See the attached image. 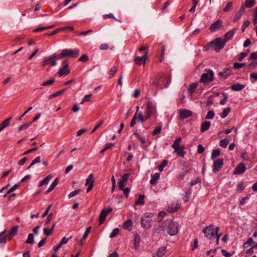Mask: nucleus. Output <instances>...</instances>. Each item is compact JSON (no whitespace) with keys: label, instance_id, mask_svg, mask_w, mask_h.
Wrapping results in <instances>:
<instances>
[{"label":"nucleus","instance_id":"603ef678","mask_svg":"<svg viewBox=\"0 0 257 257\" xmlns=\"http://www.w3.org/2000/svg\"><path fill=\"white\" fill-rule=\"evenodd\" d=\"M89 59L88 57L86 54H83L79 58V61L82 62H86Z\"/></svg>","mask_w":257,"mask_h":257},{"label":"nucleus","instance_id":"4468645a","mask_svg":"<svg viewBox=\"0 0 257 257\" xmlns=\"http://www.w3.org/2000/svg\"><path fill=\"white\" fill-rule=\"evenodd\" d=\"M148 53V50L146 52L145 54L143 56L141 57H136L134 59L135 63L139 65H141L143 64H145L146 61Z\"/></svg>","mask_w":257,"mask_h":257},{"label":"nucleus","instance_id":"9d476101","mask_svg":"<svg viewBox=\"0 0 257 257\" xmlns=\"http://www.w3.org/2000/svg\"><path fill=\"white\" fill-rule=\"evenodd\" d=\"M223 23L222 20L218 19L210 25L209 29L211 32L218 31L223 27Z\"/></svg>","mask_w":257,"mask_h":257},{"label":"nucleus","instance_id":"a878e982","mask_svg":"<svg viewBox=\"0 0 257 257\" xmlns=\"http://www.w3.org/2000/svg\"><path fill=\"white\" fill-rule=\"evenodd\" d=\"M244 85L241 84L239 83H236L231 85V88L234 91H240L244 88Z\"/></svg>","mask_w":257,"mask_h":257},{"label":"nucleus","instance_id":"cd10ccee","mask_svg":"<svg viewBox=\"0 0 257 257\" xmlns=\"http://www.w3.org/2000/svg\"><path fill=\"white\" fill-rule=\"evenodd\" d=\"M141 240L140 236L139 234H136L134 237V247L136 249H138L140 247V242Z\"/></svg>","mask_w":257,"mask_h":257},{"label":"nucleus","instance_id":"5701e85b","mask_svg":"<svg viewBox=\"0 0 257 257\" xmlns=\"http://www.w3.org/2000/svg\"><path fill=\"white\" fill-rule=\"evenodd\" d=\"M94 180L93 174L92 173L89 175L88 177L86 179V182L85 183V186H93Z\"/></svg>","mask_w":257,"mask_h":257},{"label":"nucleus","instance_id":"c03bdc74","mask_svg":"<svg viewBox=\"0 0 257 257\" xmlns=\"http://www.w3.org/2000/svg\"><path fill=\"white\" fill-rule=\"evenodd\" d=\"M55 82V79H51L50 80L44 81L41 84L43 86H47L52 85Z\"/></svg>","mask_w":257,"mask_h":257},{"label":"nucleus","instance_id":"5fc2aeb1","mask_svg":"<svg viewBox=\"0 0 257 257\" xmlns=\"http://www.w3.org/2000/svg\"><path fill=\"white\" fill-rule=\"evenodd\" d=\"M190 194H191L190 190H188L185 193V195L183 198V199L185 202H187L189 201V198H190L189 196H190Z\"/></svg>","mask_w":257,"mask_h":257},{"label":"nucleus","instance_id":"c756f323","mask_svg":"<svg viewBox=\"0 0 257 257\" xmlns=\"http://www.w3.org/2000/svg\"><path fill=\"white\" fill-rule=\"evenodd\" d=\"M145 203V196L143 195H139L138 200L136 201L135 204L136 205L142 206Z\"/></svg>","mask_w":257,"mask_h":257},{"label":"nucleus","instance_id":"f8f14e48","mask_svg":"<svg viewBox=\"0 0 257 257\" xmlns=\"http://www.w3.org/2000/svg\"><path fill=\"white\" fill-rule=\"evenodd\" d=\"M224 164V160L223 159H218L215 160L212 165V171L214 173L218 172L222 167Z\"/></svg>","mask_w":257,"mask_h":257},{"label":"nucleus","instance_id":"4c0bfd02","mask_svg":"<svg viewBox=\"0 0 257 257\" xmlns=\"http://www.w3.org/2000/svg\"><path fill=\"white\" fill-rule=\"evenodd\" d=\"M254 243L253 239L251 237H249L246 241H245L243 244V247L244 248H247L248 246L251 245Z\"/></svg>","mask_w":257,"mask_h":257},{"label":"nucleus","instance_id":"f257e3e1","mask_svg":"<svg viewBox=\"0 0 257 257\" xmlns=\"http://www.w3.org/2000/svg\"><path fill=\"white\" fill-rule=\"evenodd\" d=\"M219 228L213 225H209L206 227L203 230L205 236L209 239L217 237V244L220 247H223L225 243V235L218 234Z\"/></svg>","mask_w":257,"mask_h":257},{"label":"nucleus","instance_id":"393cba45","mask_svg":"<svg viewBox=\"0 0 257 257\" xmlns=\"http://www.w3.org/2000/svg\"><path fill=\"white\" fill-rule=\"evenodd\" d=\"M55 26H56L55 25H52L48 26L47 27H39V28H38L34 30L33 32L34 33H38V32H42V31H43L45 30L52 29V28L55 27Z\"/></svg>","mask_w":257,"mask_h":257},{"label":"nucleus","instance_id":"72a5a7b5","mask_svg":"<svg viewBox=\"0 0 257 257\" xmlns=\"http://www.w3.org/2000/svg\"><path fill=\"white\" fill-rule=\"evenodd\" d=\"M8 240V235L5 231L2 232L0 233V243H5Z\"/></svg>","mask_w":257,"mask_h":257},{"label":"nucleus","instance_id":"3c124183","mask_svg":"<svg viewBox=\"0 0 257 257\" xmlns=\"http://www.w3.org/2000/svg\"><path fill=\"white\" fill-rule=\"evenodd\" d=\"M119 230L118 228H115L112 233L110 234V238H113L115 237L119 233Z\"/></svg>","mask_w":257,"mask_h":257},{"label":"nucleus","instance_id":"de8ad7c7","mask_svg":"<svg viewBox=\"0 0 257 257\" xmlns=\"http://www.w3.org/2000/svg\"><path fill=\"white\" fill-rule=\"evenodd\" d=\"M245 65V64L244 63H240L238 62H235L233 64V68L234 69H240L242 67H243Z\"/></svg>","mask_w":257,"mask_h":257},{"label":"nucleus","instance_id":"20e7f679","mask_svg":"<svg viewBox=\"0 0 257 257\" xmlns=\"http://www.w3.org/2000/svg\"><path fill=\"white\" fill-rule=\"evenodd\" d=\"M166 226L168 233L171 236L175 235L179 231V225L177 222L172 220H166L164 222Z\"/></svg>","mask_w":257,"mask_h":257},{"label":"nucleus","instance_id":"ddd939ff","mask_svg":"<svg viewBox=\"0 0 257 257\" xmlns=\"http://www.w3.org/2000/svg\"><path fill=\"white\" fill-rule=\"evenodd\" d=\"M112 211V208H109L106 209L101 210L99 215V225L102 224L106 219L107 214Z\"/></svg>","mask_w":257,"mask_h":257},{"label":"nucleus","instance_id":"774afa93","mask_svg":"<svg viewBox=\"0 0 257 257\" xmlns=\"http://www.w3.org/2000/svg\"><path fill=\"white\" fill-rule=\"evenodd\" d=\"M250 59L256 60L257 59V52H252L250 55Z\"/></svg>","mask_w":257,"mask_h":257},{"label":"nucleus","instance_id":"37998d69","mask_svg":"<svg viewBox=\"0 0 257 257\" xmlns=\"http://www.w3.org/2000/svg\"><path fill=\"white\" fill-rule=\"evenodd\" d=\"M244 4L247 8H251L255 5V0H245Z\"/></svg>","mask_w":257,"mask_h":257},{"label":"nucleus","instance_id":"c9c22d12","mask_svg":"<svg viewBox=\"0 0 257 257\" xmlns=\"http://www.w3.org/2000/svg\"><path fill=\"white\" fill-rule=\"evenodd\" d=\"M66 91V89L64 88V89H62L55 93H53L51 95H50L49 96V98L50 99H52L53 98H54V97H56L57 96H59L60 95H61V94H62L65 91Z\"/></svg>","mask_w":257,"mask_h":257},{"label":"nucleus","instance_id":"aec40b11","mask_svg":"<svg viewBox=\"0 0 257 257\" xmlns=\"http://www.w3.org/2000/svg\"><path fill=\"white\" fill-rule=\"evenodd\" d=\"M53 177V175L52 174H49L46 177H45L43 180L41 181L39 184V187H41L43 185H47L49 181L52 179Z\"/></svg>","mask_w":257,"mask_h":257},{"label":"nucleus","instance_id":"423d86ee","mask_svg":"<svg viewBox=\"0 0 257 257\" xmlns=\"http://www.w3.org/2000/svg\"><path fill=\"white\" fill-rule=\"evenodd\" d=\"M153 214L150 213H145L142 219V226L144 228H148L152 221Z\"/></svg>","mask_w":257,"mask_h":257},{"label":"nucleus","instance_id":"8fccbe9b","mask_svg":"<svg viewBox=\"0 0 257 257\" xmlns=\"http://www.w3.org/2000/svg\"><path fill=\"white\" fill-rule=\"evenodd\" d=\"M242 16V14H241L240 12H237L236 14L235 15L234 17L233 20V22H236L238 21L241 16Z\"/></svg>","mask_w":257,"mask_h":257},{"label":"nucleus","instance_id":"7ed1b4c3","mask_svg":"<svg viewBox=\"0 0 257 257\" xmlns=\"http://www.w3.org/2000/svg\"><path fill=\"white\" fill-rule=\"evenodd\" d=\"M225 45V40L221 38H217L213 41L208 43L204 47V50L213 49L216 52H219Z\"/></svg>","mask_w":257,"mask_h":257},{"label":"nucleus","instance_id":"a18cd8bd","mask_svg":"<svg viewBox=\"0 0 257 257\" xmlns=\"http://www.w3.org/2000/svg\"><path fill=\"white\" fill-rule=\"evenodd\" d=\"M34 242V235L33 234L30 233L28 235L26 243L28 244H33Z\"/></svg>","mask_w":257,"mask_h":257},{"label":"nucleus","instance_id":"58836bf2","mask_svg":"<svg viewBox=\"0 0 257 257\" xmlns=\"http://www.w3.org/2000/svg\"><path fill=\"white\" fill-rule=\"evenodd\" d=\"M210 122L209 121H206L204 122L201 125V127L200 130L201 132H203L207 130L210 127Z\"/></svg>","mask_w":257,"mask_h":257},{"label":"nucleus","instance_id":"ea45409f","mask_svg":"<svg viewBox=\"0 0 257 257\" xmlns=\"http://www.w3.org/2000/svg\"><path fill=\"white\" fill-rule=\"evenodd\" d=\"M63 54H64V52L62 50L60 54H57V53H55L53 54L52 55V56L54 60V59L59 60V59H61L64 57V55Z\"/></svg>","mask_w":257,"mask_h":257},{"label":"nucleus","instance_id":"bf43d9fd","mask_svg":"<svg viewBox=\"0 0 257 257\" xmlns=\"http://www.w3.org/2000/svg\"><path fill=\"white\" fill-rule=\"evenodd\" d=\"M257 67V62L255 61H251L248 65V68L253 69Z\"/></svg>","mask_w":257,"mask_h":257},{"label":"nucleus","instance_id":"680f3d73","mask_svg":"<svg viewBox=\"0 0 257 257\" xmlns=\"http://www.w3.org/2000/svg\"><path fill=\"white\" fill-rule=\"evenodd\" d=\"M80 192V190L79 189H78V190H76L72 192H71L69 195H68V197L69 198L74 196L75 195H77L79 193V192Z\"/></svg>","mask_w":257,"mask_h":257},{"label":"nucleus","instance_id":"2eb2a0df","mask_svg":"<svg viewBox=\"0 0 257 257\" xmlns=\"http://www.w3.org/2000/svg\"><path fill=\"white\" fill-rule=\"evenodd\" d=\"M246 168L244 163H239L234 170V174H241L245 172Z\"/></svg>","mask_w":257,"mask_h":257},{"label":"nucleus","instance_id":"052dcab7","mask_svg":"<svg viewBox=\"0 0 257 257\" xmlns=\"http://www.w3.org/2000/svg\"><path fill=\"white\" fill-rule=\"evenodd\" d=\"M91 96L92 95L91 94L85 95L81 103L82 104L84 102L89 101Z\"/></svg>","mask_w":257,"mask_h":257},{"label":"nucleus","instance_id":"a211bd4d","mask_svg":"<svg viewBox=\"0 0 257 257\" xmlns=\"http://www.w3.org/2000/svg\"><path fill=\"white\" fill-rule=\"evenodd\" d=\"M18 226L16 225L12 227V228L10 230V232L8 234H7L8 235V240H10L12 239L18 233Z\"/></svg>","mask_w":257,"mask_h":257},{"label":"nucleus","instance_id":"4d7b16f0","mask_svg":"<svg viewBox=\"0 0 257 257\" xmlns=\"http://www.w3.org/2000/svg\"><path fill=\"white\" fill-rule=\"evenodd\" d=\"M246 56V53L241 52L240 54L237 56V59L239 61H241L243 58Z\"/></svg>","mask_w":257,"mask_h":257},{"label":"nucleus","instance_id":"473e14b6","mask_svg":"<svg viewBox=\"0 0 257 257\" xmlns=\"http://www.w3.org/2000/svg\"><path fill=\"white\" fill-rule=\"evenodd\" d=\"M160 177V174L156 173L152 176V178L150 180L151 184L155 185L157 183L158 180Z\"/></svg>","mask_w":257,"mask_h":257},{"label":"nucleus","instance_id":"412c9836","mask_svg":"<svg viewBox=\"0 0 257 257\" xmlns=\"http://www.w3.org/2000/svg\"><path fill=\"white\" fill-rule=\"evenodd\" d=\"M55 226V223H53L51 228H49L48 226L44 228V233L47 236L50 235L54 231Z\"/></svg>","mask_w":257,"mask_h":257},{"label":"nucleus","instance_id":"6e6d98bb","mask_svg":"<svg viewBox=\"0 0 257 257\" xmlns=\"http://www.w3.org/2000/svg\"><path fill=\"white\" fill-rule=\"evenodd\" d=\"M103 18L104 19H107V18L113 19H114L115 21H119L117 19H116L114 18L113 14H111V13L103 15Z\"/></svg>","mask_w":257,"mask_h":257},{"label":"nucleus","instance_id":"69168bd1","mask_svg":"<svg viewBox=\"0 0 257 257\" xmlns=\"http://www.w3.org/2000/svg\"><path fill=\"white\" fill-rule=\"evenodd\" d=\"M191 113H180L179 118L181 119H183L185 118L189 117L191 116Z\"/></svg>","mask_w":257,"mask_h":257},{"label":"nucleus","instance_id":"39448f33","mask_svg":"<svg viewBox=\"0 0 257 257\" xmlns=\"http://www.w3.org/2000/svg\"><path fill=\"white\" fill-rule=\"evenodd\" d=\"M149 117L150 115L148 113H136L132 120L130 125L131 126H133L136 124L137 120L139 122H143Z\"/></svg>","mask_w":257,"mask_h":257},{"label":"nucleus","instance_id":"e2e57ef3","mask_svg":"<svg viewBox=\"0 0 257 257\" xmlns=\"http://www.w3.org/2000/svg\"><path fill=\"white\" fill-rule=\"evenodd\" d=\"M32 122H31L30 123H25L24 124L20 126L19 127V130L20 131L23 130H26L27 129L29 126L30 125V124L31 123H32Z\"/></svg>","mask_w":257,"mask_h":257},{"label":"nucleus","instance_id":"0e129e2a","mask_svg":"<svg viewBox=\"0 0 257 257\" xmlns=\"http://www.w3.org/2000/svg\"><path fill=\"white\" fill-rule=\"evenodd\" d=\"M248 199H249V197L248 196H246V197H243L240 200V201L239 202V204L240 205H244Z\"/></svg>","mask_w":257,"mask_h":257},{"label":"nucleus","instance_id":"338daca9","mask_svg":"<svg viewBox=\"0 0 257 257\" xmlns=\"http://www.w3.org/2000/svg\"><path fill=\"white\" fill-rule=\"evenodd\" d=\"M233 7V3L232 2H229L226 5V12L230 11L232 10Z\"/></svg>","mask_w":257,"mask_h":257},{"label":"nucleus","instance_id":"13d9d810","mask_svg":"<svg viewBox=\"0 0 257 257\" xmlns=\"http://www.w3.org/2000/svg\"><path fill=\"white\" fill-rule=\"evenodd\" d=\"M39 162H40V157H37L32 162L30 166L28 167V169H30L32 166Z\"/></svg>","mask_w":257,"mask_h":257},{"label":"nucleus","instance_id":"09e8293b","mask_svg":"<svg viewBox=\"0 0 257 257\" xmlns=\"http://www.w3.org/2000/svg\"><path fill=\"white\" fill-rule=\"evenodd\" d=\"M167 161L166 160H164L162 163L158 166V169L160 171L162 172L164 169V168L167 166Z\"/></svg>","mask_w":257,"mask_h":257},{"label":"nucleus","instance_id":"79ce46f5","mask_svg":"<svg viewBox=\"0 0 257 257\" xmlns=\"http://www.w3.org/2000/svg\"><path fill=\"white\" fill-rule=\"evenodd\" d=\"M117 71V68L115 66H113L111 69L110 70L109 72V77L108 78L109 79H111L112 78L113 76L114 75V74L116 73Z\"/></svg>","mask_w":257,"mask_h":257},{"label":"nucleus","instance_id":"0eeeda50","mask_svg":"<svg viewBox=\"0 0 257 257\" xmlns=\"http://www.w3.org/2000/svg\"><path fill=\"white\" fill-rule=\"evenodd\" d=\"M62 64L63 65V67L60 68L57 73L59 77H61L62 76H66L68 75L70 72V71L69 69V64L67 62V60H63L62 61Z\"/></svg>","mask_w":257,"mask_h":257},{"label":"nucleus","instance_id":"f704fd0d","mask_svg":"<svg viewBox=\"0 0 257 257\" xmlns=\"http://www.w3.org/2000/svg\"><path fill=\"white\" fill-rule=\"evenodd\" d=\"M58 178H56L55 180L53 182V183L51 184L50 187L46 191V193H49L50 192H51L54 188L56 187V186L57 185L58 183Z\"/></svg>","mask_w":257,"mask_h":257},{"label":"nucleus","instance_id":"6ab92c4d","mask_svg":"<svg viewBox=\"0 0 257 257\" xmlns=\"http://www.w3.org/2000/svg\"><path fill=\"white\" fill-rule=\"evenodd\" d=\"M180 207V204L179 202L172 203L167 208V211L170 213L177 211Z\"/></svg>","mask_w":257,"mask_h":257},{"label":"nucleus","instance_id":"1a4fd4ad","mask_svg":"<svg viewBox=\"0 0 257 257\" xmlns=\"http://www.w3.org/2000/svg\"><path fill=\"white\" fill-rule=\"evenodd\" d=\"M64 52V57H70L73 58H77L79 55V49L76 48L74 49H65L63 50Z\"/></svg>","mask_w":257,"mask_h":257},{"label":"nucleus","instance_id":"2f4dec72","mask_svg":"<svg viewBox=\"0 0 257 257\" xmlns=\"http://www.w3.org/2000/svg\"><path fill=\"white\" fill-rule=\"evenodd\" d=\"M166 252V247H161L159 249L156 254L154 255V257H162Z\"/></svg>","mask_w":257,"mask_h":257},{"label":"nucleus","instance_id":"7c9ffc66","mask_svg":"<svg viewBox=\"0 0 257 257\" xmlns=\"http://www.w3.org/2000/svg\"><path fill=\"white\" fill-rule=\"evenodd\" d=\"M181 141V138L180 137L177 138L174 141L173 144L172 145V147L174 149H177L178 148H180V147H183L182 145H180V142Z\"/></svg>","mask_w":257,"mask_h":257},{"label":"nucleus","instance_id":"c85d7f7f","mask_svg":"<svg viewBox=\"0 0 257 257\" xmlns=\"http://www.w3.org/2000/svg\"><path fill=\"white\" fill-rule=\"evenodd\" d=\"M184 146L180 147V148H178L177 149H174L175 152L177 153L178 156L183 157L185 154V153L184 151Z\"/></svg>","mask_w":257,"mask_h":257},{"label":"nucleus","instance_id":"f3484780","mask_svg":"<svg viewBox=\"0 0 257 257\" xmlns=\"http://www.w3.org/2000/svg\"><path fill=\"white\" fill-rule=\"evenodd\" d=\"M130 173H125L122 176L121 179L119 182L118 186L120 190H123L126 182L127 181L128 178L130 176Z\"/></svg>","mask_w":257,"mask_h":257},{"label":"nucleus","instance_id":"4be33fe9","mask_svg":"<svg viewBox=\"0 0 257 257\" xmlns=\"http://www.w3.org/2000/svg\"><path fill=\"white\" fill-rule=\"evenodd\" d=\"M133 222L131 219L127 220L122 224L123 228L128 231L131 230Z\"/></svg>","mask_w":257,"mask_h":257},{"label":"nucleus","instance_id":"f03ea898","mask_svg":"<svg viewBox=\"0 0 257 257\" xmlns=\"http://www.w3.org/2000/svg\"><path fill=\"white\" fill-rule=\"evenodd\" d=\"M170 83L171 79L168 76L164 73H159L155 77L152 82V85L162 89L164 88H167Z\"/></svg>","mask_w":257,"mask_h":257},{"label":"nucleus","instance_id":"a19ab883","mask_svg":"<svg viewBox=\"0 0 257 257\" xmlns=\"http://www.w3.org/2000/svg\"><path fill=\"white\" fill-rule=\"evenodd\" d=\"M220 154V150H213L212 154H211V159L214 160L216 158L219 156Z\"/></svg>","mask_w":257,"mask_h":257},{"label":"nucleus","instance_id":"49530a36","mask_svg":"<svg viewBox=\"0 0 257 257\" xmlns=\"http://www.w3.org/2000/svg\"><path fill=\"white\" fill-rule=\"evenodd\" d=\"M250 21L249 20H246L243 22L241 28V31L242 32L245 31V30L248 26H249V25L250 24Z\"/></svg>","mask_w":257,"mask_h":257},{"label":"nucleus","instance_id":"bb28decb","mask_svg":"<svg viewBox=\"0 0 257 257\" xmlns=\"http://www.w3.org/2000/svg\"><path fill=\"white\" fill-rule=\"evenodd\" d=\"M12 117H9L0 124V132L10 125Z\"/></svg>","mask_w":257,"mask_h":257},{"label":"nucleus","instance_id":"6e6552de","mask_svg":"<svg viewBox=\"0 0 257 257\" xmlns=\"http://www.w3.org/2000/svg\"><path fill=\"white\" fill-rule=\"evenodd\" d=\"M213 79V73L212 71L209 70L206 73H204L201 75L200 82L203 83H208L212 81Z\"/></svg>","mask_w":257,"mask_h":257},{"label":"nucleus","instance_id":"e433bc0d","mask_svg":"<svg viewBox=\"0 0 257 257\" xmlns=\"http://www.w3.org/2000/svg\"><path fill=\"white\" fill-rule=\"evenodd\" d=\"M197 86V83H193L191 84L187 89L189 93L192 94L194 92L195 90L196 89Z\"/></svg>","mask_w":257,"mask_h":257},{"label":"nucleus","instance_id":"9b49d317","mask_svg":"<svg viewBox=\"0 0 257 257\" xmlns=\"http://www.w3.org/2000/svg\"><path fill=\"white\" fill-rule=\"evenodd\" d=\"M41 64L43 66L47 65L55 66L57 65V62L55 60L53 59V58L51 55L49 57H45L43 60L41 62Z\"/></svg>","mask_w":257,"mask_h":257},{"label":"nucleus","instance_id":"b1692460","mask_svg":"<svg viewBox=\"0 0 257 257\" xmlns=\"http://www.w3.org/2000/svg\"><path fill=\"white\" fill-rule=\"evenodd\" d=\"M237 29L234 28L226 33V42L230 40L236 33Z\"/></svg>","mask_w":257,"mask_h":257},{"label":"nucleus","instance_id":"dca6fc26","mask_svg":"<svg viewBox=\"0 0 257 257\" xmlns=\"http://www.w3.org/2000/svg\"><path fill=\"white\" fill-rule=\"evenodd\" d=\"M156 103L153 101L149 100L147 103V110L146 112H156Z\"/></svg>","mask_w":257,"mask_h":257},{"label":"nucleus","instance_id":"864d4df0","mask_svg":"<svg viewBox=\"0 0 257 257\" xmlns=\"http://www.w3.org/2000/svg\"><path fill=\"white\" fill-rule=\"evenodd\" d=\"M166 213L164 211H160L159 213L158 220L159 221H161L163 218L166 216Z\"/></svg>","mask_w":257,"mask_h":257}]
</instances>
